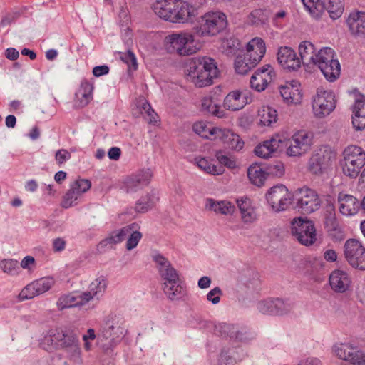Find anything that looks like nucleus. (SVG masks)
<instances>
[{"instance_id": "1", "label": "nucleus", "mask_w": 365, "mask_h": 365, "mask_svg": "<svg viewBox=\"0 0 365 365\" xmlns=\"http://www.w3.org/2000/svg\"><path fill=\"white\" fill-rule=\"evenodd\" d=\"M43 349L47 351L63 349L67 358L74 364H80L81 348L77 335L68 330L56 329L46 336L41 343Z\"/></svg>"}, {"instance_id": "2", "label": "nucleus", "mask_w": 365, "mask_h": 365, "mask_svg": "<svg viewBox=\"0 0 365 365\" xmlns=\"http://www.w3.org/2000/svg\"><path fill=\"white\" fill-rule=\"evenodd\" d=\"M187 66V79L199 88L212 85L219 74L214 59L207 56L193 58Z\"/></svg>"}, {"instance_id": "3", "label": "nucleus", "mask_w": 365, "mask_h": 365, "mask_svg": "<svg viewBox=\"0 0 365 365\" xmlns=\"http://www.w3.org/2000/svg\"><path fill=\"white\" fill-rule=\"evenodd\" d=\"M227 25V16L224 13L210 11L198 19L196 32L200 36H212L222 31Z\"/></svg>"}, {"instance_id": "4", "label": "nucleus", "mask_w": 365, "mask_h": 365, "mask_svg": "<svg viewBox=\"0 0 365 365\" xmlns=\"http://www.w3.org/2000/svg\"><path fill=\"white\" fill-rule=\"evenodd\" d=\"M341 165L346 176L356 178L365 165V151L356 145L348 146L343 152Z\"/></svg>"}, {"instance_id": "5", "label": "nucleus", "mask_w": 365, "mask_h": 365, "mask_svg": "<svg viewBox=\"0 0 365 365\" xmlns=\"http://www.w3.org/2000/svg\"><path fill=\"white\" fill-rule=\"evenodd\" d=\"M317 65L324 76L330 82L336 81L340 76L341 66L334 51L329 47L323 48L317 53Z\"/></svg>"}, {"instance_id": "6", "label": "nucleus", "mask_w": 365, "mask_h": 365, "mask_svg": "<svg viewBox=\"0 0 365 365\" xmlns=\"http://www.w3.org/2000/svg\"><path fill=\"white\" fill-rule=\"evenodd\" d=\"M290 229L292 235L303 245H312L317 240L316 228L312 220L294 218L291 222Z\"/></svg>"}, {"instance_id": "7", "label": "nucleus", "mask_w": 365, "mask_h": 365, "mask_svg": "<svg viewBox=\"0 0 365 365\" xmlns=\"http://www.w3.org/2000/svg\"><path fill=\"white\" fill-rule=\"evenodd\" d=\"M193 42V35L186 32L172 34L166 37L168 51L180 56H188L196 52L197 48L191 46Z\"/></svg>"}, {"instance_id": "8", "label": "nucleus", "mask_w": 365, "mask_h": 365, "mask_svg": "<svg viewBox=\"0 0 365 365\" xmlns=\"http://www.w3.org/2000/svg\"><path fill=\"white\" fill-rule=\"evenodd\" d=\"M346 260L353 268L365 270V247L356 239H348L344 245Z\"/></svg>"}, {"instance_id": "9", "label": "nucleus", "mask_w": 365, "mask_h": 365, "mask_svg": "<svg viewBox=\"0 0 365 365\" xmlns=\"http://www.w3.org/2000/svg\"><path fill=\"white\" fill-rule=\"evenodd\" d=\"M336 103L335 95L332 91L319 88L312 103L314 115L318 118L329 115L336 108Z\"/></svg>"}, {"instance_id": "10", "label": "nucleus", "mask_w": 365, "mask_h": 365, "mask_svg": "<svg viewBox=\"0 0 365 365\" xmlns=\"http://www.w3.org/2000/svg\"><path fill=\"white\" fill-rule=\"evenodd\" d=\"M127 334L125 321L117 315L108 316L103 326V336L111 338L110 347L115 346Z\"/></svg>"}, {"instance_id": "11", "label": "nucleus", "mask_w": 365, "mask_h": 365, "mask_svg": "<svg viewBox=\"0 0 365 365\" xmlns=\"http://www.w3.org/2000/svg\"><path fill=\"white\" fill-rule=\"evenodd\" d=\"M313 134L305 130L296 132L288 140L287 154L289 156H300L307 153L312 145Z\"/></svg>"}, {"instance_id": "12", "label": "nucleus", "mask_w": 365, "mask_h": 365, "mask_svg": "<svg viewBox=\"0 0 365 365\" xmlns=\"http://www.w3.org/2000/svg\"><path fill=\"white\" fill-rule=\"evenodd\" d=\"M267 202L275 212L285 210L292 203V194L283 185L271 187L266 194Z\"/></svg>"}, {"instance_id": "13", "label": "nucleus", "mask_w": 365, "mask_h": 365, "mask_svg": "<svg viewBox=\"0 0 365 365\" xmlns=\"http://www.w3.org/2000/svg\"><path fill=\"white\" fill-rule=\"evenodd\" d=\"M336 159V154L329 148L320 149L314 154L309 162V170L314 175H319L329 169Z\"/></svg>"}, {"instance_id": "14", "label": "nucleus", "mask_w": 365, "mask_h": 365, "mask_svg": "<svg viewBox=\"0 0 365 365\" xmlns=\"http://www.w3.org/2000/svg\"><path fill=\"white\" fill-rule=\"evenodd\" d=\"M297 207L303 214H310L318 210L321 200L318 194L309 188H303L297 195Z\"/></svg>"}, {"instance_id": "15", "label": "nucleus", "mask_w": 365, "mask_h": 365, "mask_svg": "<svg viewBox=\"0 0 365 365\" xmlns=\"http://www.w3.org/2000/svg\"><path fill=\"white\" fill-rule=\"evenodd\" d=\"M336 356L354 365H365V354L349 343H341L334 346Z\"/></svg>"}, {"instance_id": "16", "label": "nucleus", "mask_w": 365, "mask_h": 365, "mask_svg": "<svg viewBox=\"0 0 365 365\" xmlns=\"http://www.w3.org/2000/svg\"><path fill=\"white\" fill-rule=\"evenodd\" d=\"M275 76L274 69L268 64L257 69L250 78L252 88L258 92L264 91Z\"/></svg>"}, {"instance_id": "17", "label": "nucleus", "mask_w": 365, "mask_h": 365, "mask_svg": "<svg viewBox=\"0 0 365 365\" xmlns=\"http://www.w3.org/2000/svg\"><path fill=\"white\" fill-rule=\"evenodd\" d=\"M153 260L156 263L159 274L163 280V284L181 281L177 270L172 266L167 258L161 255H157L153 257Z\"/></svg>"}, {"instance_id": "18", "label": "nucleus", "mask_w": 365, "mask_h": 365, "mask_svg": "<svg viewBox=\"0 0 365 365\" xmlns=\"http://www.w3.org/2000/svg\"><path fill=\"white\" fill-rule=\"evenodd\" d=\"M346 22L351 36L365 38V11L357 9L352 11Z\"/></svg>"}, {"instance_id": "19", "label": "nucleus", "mask_w": 365, "mask_h": 365, "mask_svg": "<svg viewBox=\"0 0 365 365\" xmlns=\"http://www.w3.org/2000/svg\"><path fill=\"white\" fill-rule=\"evenodd\" d=\"M277 61L284 69L296 71L301 66V61L296 52L288 46H282L277 52Z\"/></svg>"}, {"instance_id": "20", "label": "nucleus", "mask_w": 365, "mask_h": 365, "mask_svg": "<svg viewBox=\"0 0 365 365\" xmlns=\"http://www.w3.org/2000/svg\"><path fill=\"white\" fill-rule=\"evenodd\" d=\"M175 8L173 11L171 22H187L197 15L192 6L186 1L174 0Z\"/></svg>"}, {"instance_id": "21", "label": "nucleus", "mask_w": 365, "mask_h": 365, "mask_svg": "<svg viewBox=\"0 0 365 365\" xmlns=\"http://www.w3.org/2000/svg\"><path fill=\"white\" fill-rule=\"evenodd\" d=\"M151 177L152 174L149 170H140L128 176L123 182L126 192H136L143 186L147 185L150 182Z\"/></svg>"}, {"instance_id": "22", "label": "nucleus", "mask_w": 365, "mask_h": 365, "mask_svg": "<svg viewBox=\"0 0 365 365\" xmlns=\"http://www.w3.org/2000/svg\"><path fill=\"white\" fill-rule=\"evenodd\" d=\"M92 299L91 292H86L79 294L73 293L61 296L57 302L58 309L83 305Z\"/></svg>"}, {"instance_id": "23", "label": "nucleus", "mask_w": 365, "mask_h": 365, "mask_svg": "<svg viewBox=\"0 0 365 365\" xmlns=\"http://www.w3.org/2000/svg\"><path fill=\"white\" fill-rule=\"evenodd\" d=\"M351 278L348 273L342 270H334L329 276L331 288L337 293H344L351 286Z\"/></svg>"}, {"instance_id": "24", "label": "nucleus", "mask_w": 365, "mask_h": 365, "mask_svg": "<svg viewBox=\"0 0 365 365\" xmlns=\"http://www.w3.org/2000/svg\"><path fill=\"white\" fill-rule=\"evenodd\" d=\"M215 132L216 138L222 142L225 147L235 150H240L243 148L244 142L242 140L237 134L230 130L220 128V130H215Z\"/></svg>"}, {"instance_id": "25", "label": "nucleus", "mask_w": 365, "mask_h": 365, "mask_svg": "<svg viewBox=\"0 0 365 365\" xmlns=\"http://www.w3.org/2000/svg\"><path fill=\"white\" fill-rule=\"evenodd\" d=\"M279 92L283 98L284 102L287 105H296L300 103L302 101V94L299 88V85H297V82L282 86L279 88Z\"/></svg>"}, {"instance_id": "26", "label": "nucleus", "mask_w": 365, "mask_h": 365, "mask_svg": "<svg viewBox=\"0 0 365 365\" xmlns=\"http://www.w3.org/2000/svg\"><path fill=\"white\" fill-rule=\"evenodd\" d=\"M93 83L87 79L82 80L76 93L75 106L78 108L86 106L93 99Z\"/></svg>"}, {"instance_id": "27", "label": "nucleus", "mask_w": 365, "mask_h": 365, "mask_svg": "<svg viewBox=\"0 0 365 365\" xmlns=\"http://www.w3.org/2000/svg\"><path fill=\"white\" fill-rule=\"evenodd\" d=\"M214 333L222 338H230L240 341L247 339L245 334L240 331L237 326L230 324L223 323L215 325Z\"/></svg>"}, {"instance_id": "28", "label": "nucleus", "mask_w": 365, "mask_h": 365, "mask_svg": "<svg viewBox=\"0 0 365 365\" xmlns=\"http://www.w3.org/2000/svg\"><path fill=\"white\" fill-rule=\"evenodd\" d=\"M339 203V211L344 215H353L357 213L361 207L360 202L354 196L339 193L338 196Z\"/></svg>"}, {"instance_id": "29", "label": "nucleus", "mask_w": 365, "mask_h": 365, "mask_svg": "<svg viewBox=\"0 0 365 365\" xmlns=\"http://www.w3.org/2000/svg\"><path fill=\"white\" fill-rule=\"evenodd\" d=\"M247 103V98L238 90L230 92L224 99V107L227 110L237 111L242 109Z\"/></svg>"}, {"instance_id": "30", "label": "nucleus", "mask_w": 365, "mask_h": 365, "mask_svg": "<svg viewBox=\"0 0 365 365\" xmlns=\"http://www.w3.org/2000/svg\"><path fill=\"white\" fill-rule=\"evenodd\" d=\"M151 9L160 18L171 22L174 0H155L150 5Z\"/></svg>"}, {"instance_id": "31", "label": "nucleus", "mask_w": 365, "mask_h": 365, "mask_svg": "<svg viewBox=\"0 0 365 365\" xmlns=\"http://www.w3.org/2000/svg\"><path fill=\"white\" fill-rule=\"evenodd\" d=\"M352 124L357 130L365 128V98L356 100L353 106Z\"/></svg>"}, {"instance_id": "32", "label": "nucleus", "mask_w": 365, "mask_h": 365, "mask_svg": "<svg viewBox=\"0 0 365 365\" xmlns=\"http://www.w3.org/2000/svg\"><path fill=\"white\" fill-rule=\"evenodd\" d=\"M282 143V140L280 136L272 137L270 140H266L262 144L257 145L255 148V153L259 157L269 158L272 153L279 148Z\"/></svg>"}, {"instance_id": "33", "label": "nucleus", "mask_w": 365, "mask_h": 365, "mask_svg": "<svg viewBox=\"0 0 365 365\" xmlns=\"http://www.w3.org/2000/svg\"><path fill=\"white\" fill-rule=\"evenodd\" d=\"M206 207L215 213L225 215H232L236 210L235 205L230 201H217L213 199H207Z\"/></svg>"}, {"instance_id": "34", "label": "nucleus", "mask_w": 365, "mask_h": 365, "mask_svg": "<svg viewBox=\"0 0 365 365\" xmlns=\"http://www.w3.org/2000/svg\"><path fill=\"white\" fill-rule=\"evenodd\" d=\"M298 50L301 63L308 66L315 63L317 53H315V47L312 43L307 41H302L299 45Z\"/></svg>"}, {"instance_id": "35", "label": "nucleus", "mask_w": 365, "mask_h": 365, "mask_svg": "<svg viewBox=\"0 0 365 365\" xmlns=\"http://www.w3.org/2000/svg\"><path fill=\"white\" fill-rule=\"evenodd\" d=\"M132 228H139V226L137 223L134 222L123 227L120 230L115 231L112 232L110 237L102 240L100 245L102 246H112L113 245L122 242L129 236L130 233L132 232Z\"/></svg>"}, {"instance_id": "36", "label": "nucleus", "mask_w": 365, "mask_h": 365, "mask_svg": "<svg viewBox=\"0 0 365 365\" xmlns=\"http://www.w3.org/2000/svg\"><path fill=\"white\" fill-rule=\"evenodd\" d=\"M269 18V14L267 10L256 9L247 15L245 22L250 26L261 27L268 24Z\"/></svg>"}, {"instance_id": "37", "label": "nucleus", "mask_w": 365, "mask_h": 365, "mask_svg": "<svg viewBox=\"0 0 365 365\" xmlns=\"http://www.w3.org/2000/svg\"><path fill=\"white\" fill-rule=\"evenodd\" d=\"M163 289L165 294L171 301L182 299L186 293L185 287L181 281L163 284Z\"/></svg>"}, {"instance_id": "38", "label": "nucleus", "mask_w": 365, "mask_h": 365, "mask_svg": "<svg viewBox=\"0 0 365 365\" xmlns=\"http://www.w3.org/2000/svg\"><path fill=\"white\" fill-rule=\"evenodd\" d=\"M266 175L264 168L259 165H252L247 170V176L250 181L258 187L264 185Z\"/></svg>"}, {"instance_id": "39", "label": "nucleus", "mask_w": 365, "mask_h": 365, "mask_svg": "<svg viewBox=\"0 0 365 365\" xmlns=\"http://www.w3.org/2000/svg\"><path fill=\"white\" fill-rule=\"evenodd\" d=\"M158 199L156 193L153 190L137 201L135 207V211L140 213L146 212L154 206Z\"/></svg>"}, {"instance_id": "40", "label": "nucleus", "mask_w": 365, "mask_h": 365, "mask_svg": "<svg viewBox=\"0 0 365 365\" xmlns=\"http://www.w3.org/2000/svg\"><path fill=\"white\" fill-rule=\"evenodd\" d=\"M325 5L326 10L332 19H337L344 12V4L342 0H326L322 3Z\"/></svg>"}, {"instance_id": "41", "label": "nucleus", "mask_w": 365, "mask_h": 365, "mask_svg": "<svg viewBox=\"0 0 365 365\" xmlns=\"http://www.w3.org/2000/svg\"><path fill=\"white\" fill-rule=\"evenodd\" d=\"M138 108H139V112L143 116V118L148 123H157V120L158 118V115L152 108L150 103L145 99H142L139 101Z\"/></svg>"}, {"instance_id": "42", "label": "nucleus", "mask_w": 365, "mask_h": 365, "mask_svg": "<svg viewBox=\"0 0 365 365\" xmlns=\"http://www.w3.org/2000/svg\"><path fill=\"white\" fill-rule=\"evenodd\" d=\"M260 123L264 125H271L277 120V112L269 106H263L258 111Z\"/></svg>"}, {"instance_id": "43", "label": "nucleus", "mask_w": 365, "mask_h": 365, "mask_svg": "<svg viewBox=\"0 0 365 365\" xmlns=\"http://www.w3.org/2000/svg\"><path fill=\"white\" fill-rule=\"evenodd\" d=\"M255 66L256 65L253 63L250 58H247L244 53L242 55H238L235 58V68L237 73L242 75L246 74Z\"/></svg>"}, {"instance_id": "44", "label": "nucleus", "mask_w": 365, "mask_h": 365, "mask_svg": "<svg viewBox=\"0 0 365 365\" xmlns=\"http://www.w3.org/2000/svg\"><path fill=\"white\" fill-rule=\"evenodd\" d=\"M279 304V298L267 299L260 301L257 304V309L263 314L277 315V305Z\"/></svg>"}, {"instance_id": "45", "label": "nucleus", "mask_w": 365, "mask_h": 365, "mask_svg": "<svg viewBox=\"0 0 365 365\" xmlns=\"http://www.w3.org/2000/svg\"><path fill=\"white\" fill-rule=\"evenodd\" d=\"M197 165L201 170L212 175H220L225 170L223 166L215 165L205 158L199 159L197 161Z\"/></svg>"}, {"instance_id": "46", "label": "nucleus", "mask_w": 365, "mask_h": 365, "mask_svg": "<svg viewBox=\"0 0 365 365\" xmlns=\"http://www.w3.org/2000/svg\"><path fill=\"white\" fill-rule=\"evenodd\" d=\"M324 224L328 231H336L339 229V222L336 219L335 209L333 205L328 207Z\"/></svg>"}, {"instance_id": "47", "label": "nucleus", "mask_w": 365, "mask_h": 365, "mask_svg": "<svg viewBox=\"0 0 365 365\" xmlns=\"http://www.w3.org/2000/svg\"><path fill=\"white\" fill-rule=\"evenodd\" d=\"M193 130L200 136L208 138L210 136H213L214 139H217L215 130H220V128H211L204 122H197L192 126Z\"/></svg>"}, {"instance_id": "48", "label": "nucleus", "mask_w": 365, "mask_h": 365, "mask_svg": "<svg viewBox=\"0 0 365 365\" xmlns=\"http://www.w3.org/2000/svg\"><path fill=\"white\" fill-rule=\"evenodd\" d=\"M304 7L314 17H319L324 11L325 5L319 0H302Z\"/></svg>"}, {"instance_id": "49", "label": "nucleus", "mask_w": 365, "mask_h": 365, "mask_svg": "<svg viewBox=\"0 0 365 365\" xmlns=\"http://www.w3.org/2000/svg\"><path fill=\"white\" fill-rule=\"evenodd\" d=\"M202 108L203 110L207 111L219 118H223L225 115L224 110H222L219 105L214 103L210 98L203 99Z\"/></svg>"}, {"instance_id": "50", "label": "nucleus", "mask_w": 365, "mask_h": 365, "mask_svg": "<svg viewBox=\"0 0 365 365\" xmlns=\"http://www.w3.org/2000/svg\"><path fill=\"white\" fill-rule=\"evenodd\" d=\"M37 296L48 291L54 284L51 277H43L33 282Z\"/></svg>"}, {"instance_id": "51", "label": "nucleus", "mask_w": 365, "mask_h": 365, "mask_svg": "<svg viewBox=\"0 0 365 365\" xmlns=\"http://www.w3.org/2000/svg\"><path fill=\"white\" fill-rule=\"evenodd\" d=\"M266 175L280 178L284 174V164L280 161L269 163L264 168Z\"/></svg>"}, {"instance_id": "52", "label": "nucleus", "mask_w": 365, "mask_h": 365, "mask_svg": "<svg viewBox=\"0 0 365 365\" xmlns=\"http://www.w3.org/2000/svg\"><path fill=\"white\" fill-rule=\"evenodd\" d=\"M81 195L78 192V191L70 187V189L66 192L63 197L61 206L64 208H68L77 205V200L81 197Z\"/></svg>"}, {"instance_id": "53", "label": "nucleus", "mask_w": 365, "mask_h": 365, "mask_svg": "<svg viewBox=\"0 0 365 365\" xmlns=\"http://www.w3.org/2000/svg\"><path fill=\"white\" fill-rule=\"evenodd\" d=\"M288 21L287 11L284 9L279 10L272 14V23L276 28L284 27Z\"/></svg>"}, {"instance_id": "54", "label": "nucleus", "mask_w": 365, "mask_h": 365, "mask_svg": "<svg viewBox=\"0 0 365 365\" xmlns=\"http://www.w3.org/2000/svg\"><path fill=\"white\" fill-rule=\"evenodd\" d=\"M120 58L122 61L127 64L129 71H136L138 68V63L137 59L135 56V54L128 51L127 52H120L119 53Z\"/></svg>"}, {"instance_id": "55", "label": "nucleus", "mask_w": 365, "mask_h": 365, "mask_svg": "<svg viewBox=\"0 0 365 365\" xmlns=\"http://www.w3.org/2000/svg\"><path fill=\"white\" fill-rule=\"evenodd\" d=\"M223 48L227 55H235L237 51L240 50L241 44L240 41L236 38H230L223 43Z\"/></svg>"}, {"instance_id": "56", "label": "nucleus", "mask_w": 365, "mask_h": 365, "mask_svg": "<svg viewBox=\"0 0 365 365\" xmlns=\"http://www.w3.org/2000/svg\"><path fill=\"white\" fill-rule=\"evenodd\" d=\"M1 269L9 274H16L19 269V262L14 259H4L0 262Z\"/></svg>"}, {"instance_id": "57", "label": "nucleus", "mask_w": 365, "mask_h": 365, "mask_svg": "<svg viewBox=\"0 0 365 365\" xmlns=\"http://www.w3.org/2000/svg\"><path fill=\"white\" fill-rule=\"evenodd\" d=\"M257 51L251 50L250 48L246 47V52L244 54L247 56V58H250L253 63L256 66L261 61L264 54L263 53L264 48L262 46H257Z\"/></svg>"}, {"instance_id": "58", "label": "nucleus", "mask_w": 365, "mask_h": 365, "mask_svg": "<svg viewBox=\"0 0 365 365\" xmlns=\"http://www.w3.org/2000/svg\"><path fill=\"white\" fill-rule=\"evenodd\" d=\"M36 296H37V294L32 282L22 289L18 295V299L19 302H22L26 299H31Z\"/></svg>"}, {"instance_id": "59", "label": "nucleus", "mask_w": 365, "mask_h": 365, "mask_svg": "<svg viewBox=\"0 0 365 365\" xmlns=\"http://www.w3.org/2000/svg\"><path fill=\"white\" fill-rule=\"evenodd\" d=\"M107 282L106 279L103 277H100L97 278L95 282H92L91 284V290L89 292H91L92 298L97 295L98 293L104 292L106 288Z\"/></svg>"}, {"instance_id": "60", "label": "nucleus", "mask_w": 365, "mask_h": 365, "mask_svg": "<svg viewBox=\"0 0 365 365\" xmlns=\"http://www.w3.org/2000/svg\"><path fill=\"white\" fill-rule=\"evenodd\" d=\"M91 187V181L86 179H78L71 185V187L78 191L81 195L88 191Z\"/></svg>"}, {"instance_id": "61", "label": "nucleus", "mask_w": 365, "mask_h": 365, "mask_svg": "<svg viewBox=\"0 0 365 365\" xmlns=\"http://www.w3.org/2000/svg\"><path fill=\"white\" fill-rule=\"evenodd\" d=\"M138 228H132V232L129 235V238L126 243V248L130 250L135 248L142 238V234L138 231Z\"/></svg>"}, {"instance_id": "62", "label": "nucleus", "mask_w": 365, "mask_h": 365, "mask_svg": "<svg viewBox=\"0 0 365 365\" xmlns=\"http://www.w3.org/2000/svg\"><path fill=\"white\" fill-rule=\"evenodd\" d=\"M281 304L277 305V315H284L289 313L294 308V303L289 300L279 299Z\"/></svg>"}, {"instance_id": "63", "label": "nucleus", "mask_w": 365, "mask_h": 365, "mask_svg": "<svg viewBox=\"0 0 365 365\" xmlns=\"http://www.w3.org/2000/svg\"><path fill=\"white\" fill-rule=\"evenodd\" d=\"M217 159L220 163V165H225L229 168H235L236 163L235 161L228 158L227 155H224L222 151H217L215 155Z\"/></svg>"}, {"instance_id": "64", "label": "nucleus", "mask_w": 365, "mask_h": 365, "mask_svg": "<svg viewBox=\"0 0 365 365\" xmlns=\"http://www.w3.org/2000/svg\"><path fill=\"white\" fill-rule=\"evenodd\" d=\"M217 159L220 163V165H225L229 168H235L236 163L235 161L228 158L227 155H224L222 151H217L215 155Z\"/></svg>"}]
</instances>
